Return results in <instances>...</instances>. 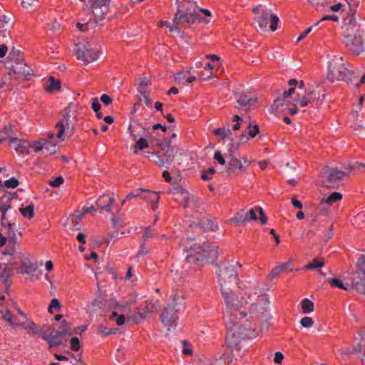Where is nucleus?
<instances>
[{
  "mask_svg": "<svg viewBox=\"0 0 365 365\" xmlns=\"http://www.w3.org/2000/svg\"><path fill=\"white\" fill-rule=\"evenodd\" d=\"M222 295L226 304L223 312V318L227 329V341L230 348L240 349L238 341L240 339H251L256 336L255 328L247 320L244 324L239 325L242 319L238 315L245 316L244 312L240 311L242 302L235 296L230 287H223L221 289Z\"/></svg>",
  "mask_w": 365,
  "mask_h": 365,
  "instance_id": "1",
  "label": "nucleus"
},
{
  "mask_svg": "<svg viewBox=\"0 0 365 365\" xmlns=\"http://www.w3.org/2000/svg\"><path fill=\"white\" fill-rule=\"evenodd\" d=\"M217 247L214 245L209 246L205 242L202 245L195 244L186 257L189 263H193L197 266H202L208 259H213L217 257Z\"/></svg>",
  "mask_w": 365,
  "mask_h": 365,
  "instance_id": "2",
  "label": "nucleus"
},
{
  "mask_svg": "<svg viewBox=\"0 0 365 365\" xmlns=\"http://www.w3.org/2000/svg\"><path fill=\"white\" fill-rule=\"evenodd\" d=\"M71 334H73V330L70 324L63 320L58 329L50 330V328H48L46 331H41V338L47 341L49 349H51L64 345L66 342V336Z\"/></svg>",
  "mask_w": 365,
  "mask_h": 365,
  "instance_id": "3",
  "label": "nucleus"
},
{
  "mask_svg": "<svg viewBox=\"0 0 365 365\" xmlns=\"http://www.w3.org/2000/svg\"><path fill=\"white\" fill-rule=\"evenodd\" d=\"M328 70V78L331 81L334 80L344 81L349 83H353L356 78V76L346 67L341 57L335 56L330 61Z\"/></svg>",
  "mask_w": 365,
  "mask_h": 365,
  "instance_id": "4",
  "label": "nucleus"
},
{
  "mask_svg": "<svg viewBox=\"0 0 365 365\" xmlns=\"http://www.w3.org/2000/svg\"><path fill=\"white\" fill-rule=\"evenodd\" d=\"M185 0H176L175 6L177 8V12L173 19L174 23L187 24V26L192 24L198 18L197 14L198 6L197 4H191L190 7H185L182 4Z\"/></svg>",
  "mask_w": 365,
  "mask_h": 365,
  "instance_id": "5",
  "label": "nucleus"
},
{
  "mask_svg": "<svg viewBox=\"0 0 365 365\" xmlns=\"http://www.w3.org/2000/svg\"><path fill=\"white\" fill-rule=\"evenodd\" d=\"M160 149L155 153H151L150 161L159 167L168 168L175 158L174 148L170 141L160 144Z\"/></svg>",
  "mask_w": 365,
  "mask_h": 365,
  "instance_id": "6",
  "label": "nucleus"
},
{
  "mask_svg": "<svg viewBox=\"0 0 365 365\" xmlns=\"http://www.w3.org/2000/svg\"><path fill=\"white\" fill-rule=\"evenodd\" d=\"M240 267L241 264L238 262L231 261L224 267L219 268L216 271L221 289H223V287H230V284L237 282V269Z\"/></svg>",
  "mask_w": 365,
  "mask_h": 365,
  "instance_id": "7",
  "label": "nucleus"
},
{
  "mask_svg": "<svg viewBox=\"0 0 365 365\" xmlns=\"http://www.w3.org/2000/svg\"><path fill=\"white\" fill-rule=\"evenodd\" d=\"M344 175L345 173L342 170H339L335 168L325 166L322 169V183L328 188H338Z\"/></svg>",
  "mask_w": 365,
  "mask_h": 365,
  "instance_id": "8",
  "label": "nucleus"
},
{
  "mask_svg": "<svg viewBox=\"0 0 365 365\" xmlns=\"http://www.w3.org/2000/svg\"><path fill=\"white\" fill-rule=\"evenodd\" d=\"M63 112V117L56 125V128L58 129L57 137L62 140H64V133L72 135L74 133V121L77 120L76 116L71 118L68 108H66Z\"/></svg>",
  "mask_w": 365,
  "mask_h": 365,
  "instance_id": "9",
  "label": "nucleus"
},
{
  "mask_svg": "<svg viewBox=\"0 0 365 365\" xmlns=\"http://www.w3.org/2000/svg\"><path fill=\"white\" fill-rule=\"evenodd\" d=\"M364 33V31H361L355 33L348 32L344 35V43L355 55H359L364 51L362 38Z\"/></svg>",
  "mask_w": 365,
  "mask_h": 365,
  "instance_id": "10",
  "label": "nucleus"
},
{
  "mask_svg": "<svg viewBox=\"0 0 365 365\" xmlns=\"http://www.w3.org/2000/svg\"><path fill=\"white\" fill-rule=\"evenodd\" d=\"M73 52L76 58L85 64L93 62L98 58V52L89 43L76 44Z\"/></svg>",
  "mask_w": 365,
  "mask_h": 365,
  "instance_id": "11",
  "label": "nucleus"
},
{
  "mask_svg": "<svg viewBox=\"0 0 365 365\" xmlns=\"http://www.w3.org/2000/svg\"><path fill=\"white\" fill-rule=\"evenodd\" d=\"M111 0H88V4L96 17L103 19L107 14L108 6Z\"/></svg>",
  "mask_w": 365,
  "mask_h": 365,
  "instance_id": "12",
  "label": "nucleus"
},
{
  "mask_svg": "<svg viewBox=\"0 0 365 365\" xmlns=\"http://www.w3.org/2000/svg\"><path fill=\"white\" fill-rule=\"evenodd\" d=\"M168 305L175 309V312L182 313L185 310L187 305L184 293L178 292L173 294Z\"/></svg>",
  "mask_w": 365,
  "mask_h": 365,
  "instance_id": "13",
  "label": "nucleus"
},
{
  "mask_svg": "<svg viewBox=\"0 0 365 365\" xmlns=\"http://www.w3.org/2000/svg\"><path fill=\"white\" fill-rule=\"evenodd\" d=\"M238 108H243L246 110L251 109L257 103V98L251 97L247 93L242 92L235 95Z\"/></svg>",
  "mask_w": 365,
  "mask_h": 365,
  "instance_id": "14",
  "label": "nucleus"
},
{
  "mask_svg": "<svg viewBox=\"0 0 365 365\" xmlns=\"http://www.w3.org/2000/svg\"><path fill=\"white\" fill-rule=\"evenodd\" d=\"M316 97L317 94L313 90H305L303 94L297 93L294 99L295 105H299L301 108H304L309 104H311Z\"/></svg>",
  "mask_w": 365,
  "mask_h": 365,
  "instance_id": "15",
  "label": "nucleus"
},
{
  "mask_svg": "<svg viewBox=\"0 0 365 365\" xmlns=\"http://www.w3.org/2000/svg\"><path fill=\"white\" fill-rule=\"evenodd\" d=\"M273 14L272 13L271 9H268L266 6H263L262 8V12L255 17V20L258 24L259 27L263 30L266 31L267 28L268 21L272 18Z\"/></svg>",
  "mask_w": 365,
  "mask_h": 365,
  "instance_id": "16",
  "label": "nucleus"
},
{
  "mask_svg": "<svg viewBox=\"0 0 365 365\" xmlns=\"http://www.w3.org/2000/svg\"><path fill=\"white\" fill-rule=\"evenodd\" d=\"M343 29H344L345 34H347L348 32L355 33L364 31L363 29H361V25L357 23L354 14L344 18Z\"/></svg>",
  "mask_w": 365,
  "mask_h": 365,
  "instance_id": "17",
  "label": "nucleus"
},
{
  "mask_svg": "<svg viewBox=\"0 0 365 365\" xmlns=\"http://www.w3.org/2000/svg\"><path fill=\"white\" fill-rule=\"evenodd\" d=\"M177 314L175 312V309L171 308L170 306H167L163 311L160 319V322L165 326L170 327L177 319Z\"/></svg>",
  "mask_w": 365,
  "mask_h": 365,
  "instance_id": "18",
  "label": "nucleus"
},
{
  "mask_svg": "<svg viewBox=\"0 0 365 365\" xmlns=\"http://www.w3.org/2000/svg\"><path fill=\"white\" fill-rule=\"evenodd\" d=\"M115 200L108 195H103L96 201L97 205L101 208L100 212L106 210L111 212V206L114 203Z\"/></svg>",
  "mask_w": 365,
  "mask_h": 365,
  "instance_id": "19",
  "label": "nucleus"
},
{
  "mask_svg": "<svg viewBox=\"0 0 365 365\" xmlns=\"http://www.w3.org/2000/svg\"><path fill=\"white\" fill-rule=\"evenodd\" d=\"M230 222L237 225H245L250 222L248 212L245 209L240 210L236 213L235 216L230 220Z\"/></svg>",
  "mask_w": 365,
  "mask_h": 365,
  "instance_id": "20",
  "label": "nucleus"
},
{
  "mask_svg": "<svg viewBox=\"0 0 365 365\" xmlns=\"http://www.w3.org/2000/svg\"><path fill=\"white\" fill-rule=\"evenodd\" d=\"M46 91L52 93L61 90V81L53 76H50L44 84Z\"/></svg>",
  "mask_w": 365,
  "mask_h": 365,
  "instance_id": "21",
  "label": "nucleus"
},
{
  "mask_svg": "<svg viewBox=\"0 0 365 365\" xmlns=\"http://www.w3.org/2000/svg\"><path fill=\"white\" fill-rule=\"evenodd\" d=\"M144 192L143 199L150 202L153 205V210L155 211L157 208V204L159 201V196L157 192H151L148 190H145Z\"/></svg>",
  "mask_w": 365,
  "mask_h": 365,
  "instance_id": "22",
  "label": "nucleus"
},
{
  "mask_svg": "<svg viewBox=\"0 0 365 365\" xmlns=\"http://www.w3.org/2000/svg\"><path fill=\"white\" fill-rule=\"evenodd\" d=\"M183 205L185 207H198V200L197 197L189 192L183 193Z\"/></svg>",
  "mask_w": 365,
  "mask_h": 365,
  "instance_id": "23",
  "label": "nucleus"
},
{
  "mask_svg": "<svg viewBox=\"0 0 365 365\" xmlns=\"http://www.w3.org/2000/svg\"><path fill=\"white\" fill-rule=\"evenodd\" d=\"M353 284L357 292L365 294V277L361 275L360 278H358V275L356 272L353 277Z\"/></svg>",
  "mask_w": 365,
  "mask_h": 365,
  "instance_id": "24",
  "label": "nucleus"
},
{
  "mask_svg": "<svg viewBox=\"0 0 365 365\" xmlns=\"http://www.w3.org/2000/svg\"><path fill=\"white\" fill-rule=\"evenodd\" d=\"M227 168L228 170H232L234 168H237L242 171L245 170V168L243 166L242 161L237 159L236 156L230 157L228 158Z\"/></svg>",
  "mask_w": 365,
  "mask_h": 365,
  "instance_id": "25",
  "label": "nucleus"
},
{
  "mask_svg": "<svg viewBox=\"0 0 365 365\" xmlns=\"http://www.w3.org/2000/svg\"><path fill=\"white\" fill-rule=\"evenodd\" d=\"M11 200V194H5L2 196L0 202V211L1 213H6V211L10 209L11 206L9 202Z\"/></svg>",
  "mask_w": 365,
  "mask_h": 365,
  "instance_id": "26",
  "label": "nucleus"
},
{
  "mask_svg": "<svg viewBox=\"0 0 365 365\" xmlns=\"http://www.w3.org/2000/svg\"><path fill=\"white\" fill-rule=\"evenodd\" d=\"M341 199L342 195L340 192H334L325 200L322 199L321 203H326L327 205H331L334 202L339 201Z\"/></svg>",
  "mask_w": 365,
  "mask_h": 365,
  "instance_id": "27",
  "label": "nucleus"
},
{
  "mask_svg": "<svg viewBox=\"0 0 365 365\" xmlns=\"http://www.w3.org/2000/svg\"><path fill=\"white\" fill-rule=\"evenodd\" d=\"M325 264V262L323 258L318 259L314 258L312 259V262L308 263L305 267L304 269H314L317 268L322 267Z\"/></svg>",
  "mask_w": 365,
  "mask_h": 365,
  "instance_id": "28",
  "label": "nucleus"
},
{
  "mask_svg": "<svg viewBox=\"0 0 365 365\" xmlns=\"http://www.w3.org/2000/svg\"><path fill=\"white\" fill-rule=\"evenodd\" d=\"M19 210L24 217L30 219L32 218L34 215V205L33 204H30L26 207L22 205Z\"/></svg>",
  "mask_w": 365,
  "mask_h": 365,
  "instance_id": "29",
  "label": "nucleus"
},
{
  "mask_svg": "<svg viewBox=\"0 0 365 365\" xmlns=\"http://www.w3.org/2000/svg\"><path fill=\"white\" fill-rule=\"evenodd\" d=\"M10 146L19 153H24L26 151V146L18 139H12L10 141Z\"/></svg>",
  "mask_w": 365,
  "mask_h": 365,
  "instance_id": "30",
  "label": "nucleus"
},
{
  "mask_svg": "<svg viewBox=\"0 0 365 365\" xmlns=\"http://www.w3.org/2000/svg\"><path fill=\"white\" fill-rule=\"evenodd\" d=\"M240 145V142L234 141L233 140L227 145V150L229 152V158L235 156V153L237 151Z\"/></svg>",
  "mask_w": 365,
  "mask_h": 365,
  "instance_id": "31",
  "label": "nucleus"
},
{
  "mask_svg": "<svg viewBox=\"0 0 365 365\" xmlns=\"http://www.w3.org/2000/svg\"><path fill=\"white\" fill-rule=\"evenodd\" d=\"M289 98L288 96L284 95V92L279 93L277 99L274 101L273 106L275 107L276 109L279 108V106H282L284 104H287V99Z\"/></svg>",
  "mask_w": 365,
  "mask_h": 365,
  "instance_id": "32",
  "label": "nucleus"
},
{
  "mask_svg": "<svg viewBox=\"0 0 365 365\" xmlns=\"http://www.w3.org/2000/svg\"><path fill=\"white\" fill-rule=\"evenodd\" d=\"M214 134L220 136L222 140H225L231 134V130L229 128H218L214 130Z\"/></svg>",
  "mask_w": 365,
  "mask_h": 365,
  "instance_id": "33",
  "label": "nucleus"
},
{
  "mask_svg": "<svg viewBox=\"0 0 365 365\" xmlns=\"http://www.w3.org/2000/svg\"><path fill=\"white\" fill-rule=\"evenodd\" d=\"M148 147V140L144 138H140L139 140L135 143L134 145V150L133 153L136 154L138 153V150H143L144 148H147Z\"/></svg>",
  "mask_w": 365,
  "mask_h": 365,
  "instance_id": "34",
  "label": "nucleus"
},
{
  "mask_svg": "<svg viewBox=\"0 0 365 365\" xmlns=\"http://www.w3.org/2000/svg\"><path fill=\"white\" fill-rule=\"evenodd\" d=\"M302 308L304 313H311L314 311V303L308 299L302 301Z\"/></svg>",
  "mask_w": 365,
  "mask_h": 365,
  "instance_id": "35",
  "label": "nucleus"
},
{
  "mask_svg": "<svg viewBox=\"0 0 365 365\" xmlns=\"http://www.w3.org/2000/svg\"><path fill=\"white\" fill-rule=\"evenodd\" d=\"M1 313L2 318L10 325L17 324L16 319H13L11 312L9 309L2 310Z\"/></svg>",
  "mask_w": 365,
  "mask_h": 365,
  "instance_id": "36",
  "label": "nucleus"
},
{
  "mask_svg": "<svg viewBox=\"0 0 365 365\" xmlns=\"http://www.w3.org/2000/svg\"><path fill=\"white\" fill-rule=\"evenodd\" d=\"M179 83H181L184 85L192 83L196 80V78L192 76H190L187 78L185 77L183 73H178L175 78Z\"/></svg>",
  "mask_w": 365,
  "mask_h": 365,
  "instance_id": "37",
  "label": "nucleus"
},
{
  "mask_svg": "<svg viewBox=\"0 0 365 365\" xmlns=\"http://www.w3.org/2000/svg\"><path fill=\"white\" fill-rule=\"evenodd\" d=\"M288 85L290 86V88L287 91H284V92L285 96H288L289 97H290L295 92V89L297 85V81L294 78H292L289 80Z\"/></svg>",
  "mask_w": 365,
  "mask_h": 365,
  "instance_id": "38",
  "label": "nucleus"
},
{
  "mask_svg": "<svg viewBox=\"0 0 365 365\" xmlns=\"http://www.w3.org/2000/svg\"><path fill=\"white\" fill-rule=\"evenodd\" d=\"M260 294L261 289L258 287H255L252 292H249L247 294L248 299H250L251 304H254L255 302L257 300V298L259 297Z\"/></svg>",
  "mask_w": 365,
  "mask_h": 365,
  "instance_id": "39",
  "label": "nucleus"
},
{
  "mask_svg": "<svg viewBox=\"0 0 365 365\" xmlns=\"http://www.w3.org/2000/svg\"><path fill=\"white\" fill-rule=\"evenodd\" d=\"M327 282L331 285V286H334V287H339L341 289H344V290H349V288L344 286L342 281L339 279H336V278H334V279H327Z\"/></svg>",
  "mask_w": 365,
  "mask_h": 365,
  "instance_id": "40",
  "label": "nucleus"
},
{
  "mask_svg": "<svg viewBox=\"0 0 365 365\" xmlns=\"http://www.w3.org/2000/svg\"><path fill=\"white\" fill-rule=\"evenodd\" d=\"M289 264V262H287L284 264H280L279 266H277L275 268H274L271 272H270V277H277L279 274L282 273V272H284V271L285 270V268H286V266H288Z\"/></svg>",
  "mask_w": 365,
  "mask_h": 365,
  "instance_id": "41",
  "label": "nucleus"
},
{
  "mask_svg": "<svg viewBox=\"0 0 365 365\" xmlns=\"http://www.w3.org/2000/svg\"><path fill=\"white\" fill-rule=\"evenodd\" d=\"M144 192H146L145 189H143V188L136 189V190L130 192L126 196V200H130V199H132V198H134V197H140L143 198Z\"/></svg>",
  "mask_w": 365,
  "mask_h": 365,
  "instance_id": "42",
  "label": "nucleus"
},
{
  "mask_svg": "<svg viewBox=\"0 0 365 365\" xmlns=\"http://www.w3.org/2000/svg\"><path fill=\"white\" fill-rule=\"evenodd\" d=\"M43 143H45V139H41L39 141L32 142L30 146L34 149V152L38 153L43 149Z\"/></svg>",
  "mask_w": 365,
  "mask_h": 365,
  "instance_id": "43",
  "label": "nucleus"
},
{
  "mask_svg": "<svg viewBox=\"0 0 365 365\" xmlns=\"http://www.w3.org/2000/svg\"><path fill=\"white\" fill-rule=\"evenodd\" d=\"M114 318H116L115 322L118 326H121L125 323V316L123 314L118 315L115 312H113L110 319L113 320Z\"/></svg>",
  "mask_w": 365,
  "mask_h": 365,
  "instance_id": "44",
  "label": "nucleus"
},
{
  "mask_svg": "<svg viewBox=\"0 0 365 365\" xmlns=\"http://www.w3.org/2000/svg\"><path fill=\"white\" fill-rule=\"evenodd\" d=\"M230 361V359L228 357V356H227L226 354H224L222 356L220 357V359L215 360L212 363V365H222L223 363H226V364L228 365Z\"/></svg>",
  "mask_w": 365,
  "mask_h": 365,
  "instance_id": "45",
  "label": "nucleus"
},
{
  "mask_svg": "<svg viewBox=\"0 0 365 365\" xmlns=\"http://www.w3.org/2000/svg\"><path fill=\"white\" fill-rule=\"evenodd\" d=\"M247 130L246 133L250 138H254L257 135V134L259 133V128L257 125H254L252 128L251 127L250 123L247 127Z\"/></svg>",
  "mask_w": 365,
  "mask_h": 365,
  "instance_id": "46",
  "label": "nucleus"
},
{
  "mask_svg": "<svg viewBox=\"0 0 365 365\" xmlns=\"http://www.w3.org/2000/svg\"><path fill=\"white\" fill-rule=\"evenodd\" d=\"M43 145V149L46 150L50 154H54L56 152V144L48 142L46 139H45Z\"/></svg>",
  "mask_w": 365,
  "mask_h": 365,
  "instance_id": "47",
  "label": "nucleus"
},
{
  "mask_svg": "<svg viewBox=\"0 0 365 365\" xmlns=\"http://www.w3.org/2000/svg\"><path fill=\"white\" fill-rule=\"evenodd\" d=\"M19 180L14 177L9 178V180H6L4 182L5 186L8 188H15L19 185Z\"/></svg>",
  "mask_w": 365,
  "mask_h": 365,
  "instance_id": "48",
  "label": "nucleus"
},
{
  "mask_svg": "<svg viewBox=\"0 0 365 365\" xmlns=\"http://www.w3.org/2000/svg\"><path fill=\"white\" fill-rule=\"evenodd\" d=\"M300 324H302V327L305 328H309L312 327L314 321L311 317H305L301 319Z\"/></svg>",
  "mask_w": 365,
  "mask_h": 365,
  "instance_id": "49",
  "label": "nucleus"
},
{
  "mask_svg": "<svg viewBox=\"0 0 365 365\" xmlns=\"http://www.w3.org/2000/svg\"><path fill=\"white\" fill-rule=\"evenodd\" d=\"M117 329H108L104 326H100L98 329V331L103 333L106 336H109L113 334H115L117 331Z\"/></svg>",
  "mask_w": 365,
  "mask_h": 365,
  "instance_id": "50",
  "label": "nucleus"
},
{
  "mask_svg": "<svg viewBox=\"0 0 365 365\" xmlns=\"http://www.w3.org/2000/svg\"><path fill=\"white\" fill-rule=\"evenodd\" d=\"M61 308V304L59 301L57 299H53L51 302L50 306L48 307V312L50 313H53V309L59 310Z\"/></svg>",
  "mask_w": 365,
  "mask_h": 365,
  "instance_id": "51",
  "label": "nucleus"
},
{
  "mask_svg": "<svg viewBox=\"0 0 365 365\" xmlns=\"http://www.w3.org/2000/svg\"><path fill=\"white\" fill-rule=\"evenodd\" d=\"M279 21V18L277 16H276L274 14H273L272 16V18L270 19V26H269L271 31H274L275 30H277Z\"/></svg>",
  "mask_w": 365,
  "mask_h": 365,
  "instance_id": "52",
  "label": "nucleus"
},
{
  "mask_svg": "<svg viewBox=\"0 0 365 365\" xmlns=\"http://www.w3.org/2000/svg\"><path fill=\"white\" fill-rule=\"evenodd\" d=\"M233 121L235 122V124L233 125V126L232 128V130H234V131L238 130L240 128L241 122L243 121L242 118L240 116L235 115L233 117Z\"/></svg>",
  "mask_w": 365,
  "mask_h": 365,
  "instance_id": "53",
  "label": "nucleus"
},
{
  "mask_svg": "<svg viewBox=\"0 0 365 365\" xmlns=\"http://www.w3.org/2000/svg\"><path fill=\"white\" fill-rule=\"evenodd\" d=\"M71 346L73 351H78L80 349V341L78 337H72L71 339Z\"/></svg>",
  "mask_w": 365,
  "mask_h": 365,
  "instance_id": "54",
  "label": "nucleus"
},
{
  "mask_svg": "<svg viewBox=\"0 0 365 365\" xmlns=\"http://www.w3.org/2000/svg\"><path fill=\"white\" fill-rule=\"evenodd\" d=\"M215 173V170L214 168H210L207 172L202 173L201 175V178L203 180H208L211 178L212 175Z\"/></svg>",
  "mask_w": 365,
  "mask_h": 365,
  "instance_id": "55",
  "label": "nucleus"
},
{
  "mask_svg": "<svg viewBox=\"0 0 365 365\" xmlns=\"http://www.w3.org/2000/svg\"><path fill=\"white\" fill-rule=\"evenodd\" d=\"M214 159L216 160L220 165L225 164V160L223 158L220 151H215L213 156Z\"/></svg>",
  "mask_w": 365,
  "mask_h": 365,
  "instance_id": "56",
  "label": "nucleus"
},
{
  "mask_svg": "<svg viewBox=\"0 0 365 365\" xmlns=\"http://www.w3.org/2000/svg\"><path fill=\"white\" fill-rule=\"evenodd\" d=\"M63 182V178L61 176L56 178L50 182V185L54 187H58Z\"/></svg>",
  "mask_w": 365,
  "mask_h": 365,
  "instance_id": "57",
  "label": "nucleus"
},
{
  "mask_svg": "<svg viewBox=\"0 0 365 365\" xmlns=\"http://www.w3.org/2000/svg\"><path fill=\"white\" fill-rule=\"evenodd\" d=\"M195 226H200L202 227L204 230H210L213 226V222L210 220H207V224L205 225V222H199L197 225L195 224Z\"/></svg>",
  "mask_w": 365,
  "mask_h": 365,
  "instance_id": "58",
  "label": "nucleus"
},
{
  "mask_svg": "<svg viewBox=\"0 0 365 365\" xmlns=\"http://www.w3.org/2000/svg\"><path fill=\"white\" fill-rule=\"evenodd\" d=\"M308 216L311 218L310 222H309L310 226L312 227H315L316 222L318 220V217H319L318 214L315 213V212H312V213H310Z\"/></svg>",
  "mask_w": 365,
  "mask_h": 365,
  "instance_id": "59",
  "label": "nucleus"
},
{
  "mask_svg": "<svg viewBox=\"0 0 365 365\" xmlns=\"http://www.w3.org/2000/svg\"><path fill=\"white\" fill-rule=\"evenodd\" d=\"M364 266L365 267V255H361L357 262L358 270L356 272H361V268Z\"/></svg>",
  "mask_w": 365,
  "mask_h": 365,
  "instance_id": "60",
  "label": "nucleus"
},
{
  "mask_svg": "<svg viewBox=\"0 0 365 365\" xmlns=\"http://www.w3.org/2000/svg\"><path fill=\"white\" fill-rule=\"evenodd\" d=\"M140 93H141V96L143 97V98H141L140 100L143 101L144 103L148 107H151V106H152V101H151V99H150L148 98V96L145 94V91H140Z\"/></svg>",
  "mask_w": 365,
  "mask_h": 365,
  "instance_id": "61",
  "label": "nucleus"
},
{
  "mask_svg": "<svg viewBox=\"0 0 365 365\" xmlns=\"http://www.w3.org/2000/svg\"><path fill=\"white\" fill-rule=\"evenodd\" d=\"M91 108L95 113H98L100 110L101 104L99 103L98 99H96V98L93 99V101L91 103Z\"/></svg>",
  "mask_w": 365,
  "mask_h": 365,
  "instance_id": "62",
  "label": "nucleus"
},
{
  "mask_svg": "<svg viewBox=\"0 0 365 365\" xmlns=\"http://www.w3.org/2000/svg\"><path fill=\"white\" fill-rule=\"evenodd\" d=\"M101 101L105 104V105H108L110 104L111 102H112V98L110 96L107 95V94H103L101 96V98H100Z\"/></svg>",
  "mask_w": 365,
  "mask_h": 365,
  "instance_id": "63",
  "label": "nucleus"
},
{
  "mask_svg": "<svg viewBox=\"0 0 365 365\" xmlns=\"http://www.w3.org/2000/svg\"><path fill=\"white\" fill-rule=\"evenodd\" d=\"M150 83V79H148L146 77L140 78L139 79L138 84L140 86H141L143 88H145L147 86H148Z\"/></svg>",
  "mask_w": 365,
  "mask_h": 365,
  "instance_id": "64",
  "label": "nucleus"
}]
</instances>
